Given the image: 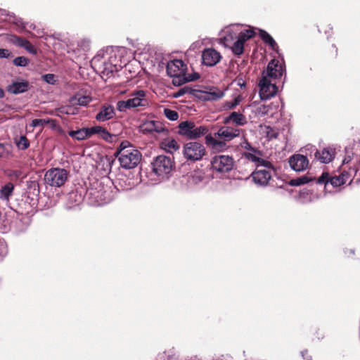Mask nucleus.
Wrapping results in <instances>:
<instances>
[{
	"label": "nucleus",
	"instance_id": "0eeeda50",
	"mask_svg": "<svg viewBox=\"0 0 360 360\" xmlns=\"http://www.w3.org/2000/svg\"><path fill=\"white\" fill-rule=\"evenodd\" d=\"M178 134L188 139L193 140L199 139L208 134L209 129L205 125L197 127L192 121H184L179 124Z\"/></svg>",
	"mask_w": 360,
	"mask_h": 360
},
{
	"label": "nucleus",
	"instance_id": "f704fd0d",
	"mask_svg": "<svg viewBox=\"0 0 360 360\" xmlns=\"http://www.w3.org/2000/svg\"><path fill=\"white\" fill-rule=\"evenodd\" d=\"M243 98L240 95L236 96L231 101H225L221 105V110H229L235 108L242 101Z\"/></svg>",
	"mask_w": 360,
	"mask_h": 360
},
{
	"label": "nucleus",
	"instance_id": "8fccbe9b",
	"mask_svg": "<svg viewBox=\"0 0 360 360\" xmlns=\"http://www.w3.org/2000/svg\"><path fill=\"white\" fill-rule=\"evenodd\" d=\"M103 128V127L101 126H94L92 127H89L90 137L92 136L93 135H97L98 136Z\"/></svg>",
	"mask_w": 360,
	"mask_h": 360
},
{
	"label": "nucleus",
	"instance_id": "a878e982",
	"mask_svg": "<svg viewBox=\"0 0 360 360\" xmlns=\"http://www.w3.org/2000/svg\"><path fill=\"white\" fill-rule=\"evenodd\" d=\"M160 148L165 152L173 154L180 148L179 144L173 138H166L160 142Z\"/></svg>",
	"mask_w": 360,
	"mask_h": 360
},
{
	"label": "nucleus",
	"instance_id": "39448f33",
	"mask_svg": "<svg viewBox=\"0 0 360 360\" xmlns=\"http://www.w3.org/2000/svg\"><path fill=\"white\" fill-rule=\"evenodd\" d=\"M89 202L94 206H101L110 202L114 198L110 186L97 181L87 190Z\"/></svg>",
	"mask_w": 360,
	"mask_h": 360
},
{
	"label": "nucleus",
	"instance_id": "4c0bfd02",
	"mask_svg": "<svg viewBox=\"0 0 360 360\" xmlns=\"http://www.w3.org/2000/svg\"><path fill=\"white\" fill-rule=\"evenodd\" d=\"M6 176L12 181L22 179L26 175L20 169H8L6 172Z\"/></svg>",
	"mask_w": 360,
	"mask_h": 360
},
{
	"label": "nucleus",
	"instance_id": "5701e85b",
	"mask_svg": "<svg viewBox=\"0 0 360 360\" xmlns=\"http://www.w3.org/2000/svg\"><path fill=\"white\" fill-rule=\"evenodd\" d=\"M224 122L226 124L233 123L236 126H244L247 124L248 121L243 114L238 112H232L224 117Z\"/></svg>",
	"mask_w": 360,
	"mask_h": 360
},
{
	"label": "nucleus",
	"instance_id": "3c124183",
	"mask_svg": "<svg viewBox=\"0 0 360 360\" xmlns=\"http://www.w3.org/2000/svg\"><path fill=\"white\" fill-rule=\"evenodd\" d=\"M11 52L8 49H0V58H6L9 57Z\"/></svg>",
	"mask_w": 360,
	"mask_h": 360
},
{
	"label": "nucleus",
	"instance_id": "9b49d317",
	"mask_svg": "<svg viewBox=\"0 0 360 360\" xmlns=\"http://www.w3.org/2000/svg\"><path fill=\"white\" fill-rule=\"evenodd\" d=\"M211 165L212 169L217 172H228L233 168L234 160L230 155H215L212 158Z\"/></svg>",
	"mask_w": 360,
	"mask_h": 360
},
{
	"label": "nucleus",
	"instance_id": "13d9d810",
	"mask_svg": "<svg viewBox=\"0 0 360 360\" xmlns=\"http://www.w3.org/2000/svg\"><path fill=\"white\" fill-rule=\"evenodd\" d=\"M307 351H304V352H302L301 354H302V356L304 358V354H307Z\"/></svg>",
	"mask_w": 360,
	"mask_h": 360
},
{
	"label": "nucleus",
	"instance_id": "9d476101",
	"mask_svg": "<svg viewBox=\"0 0 360 360\" xmlns=\"http://www.w3.org/2000/svg\"><path fill=\"white\" fill-rule=\"evenodd\" d=\"M68 173L62 168H51L46 171L44 181L47 185L53 187L62 186L68 179Z\"/></svg>",
	"mask_w": 360,
	"mask_h": 360
},
{
	"label": "nucleus",
	"instance_id": "cd10ccee",
	"mask_svg": "<svg viewBox=\"0 0 360 360\" xmlns=\"http://www.w3.org/2000/svg\"><path fill=\"white\" fill-rule=\"evenodd\" d=\"M29 89V83L27 81L13 82L8 86L7 91L13 94H18L27 91Z\"/></svg>",
	"mask_w": 360,
	"mask_h": 360
},
{
	"label": "nucleus",
	"instance_id": "a18cd8bd",
	"mask_svg": "<svg viewBox=\"0 0 360 360\" xmlns=\"http://www.w3.org/2000/svg\"><path fill=\"white\" fill-rule=\"evenodd\" d=\"M13 64L19 67H25L28 64V59L24 56H18L13 60Z\"/></svg>",
	"mask_w": 360,
	"mask_h": 360
},
{
	"label": "nucleus",
	"instance_id": "de8ad7c7",
	"mask_svg": "<svg viewBox=\"0 0 360 360\" xmlns=\"http://www.w3.org/2000/svg\"><path fill=\"white\" fill-rule=\"evenodd\" d=\"M118 181L120 186L123 190H131L135 185L134 183L131 182V181H129L128 184L126 183L124 178H120Z\"/></svg>",
	"mask_w": 360,
	"mask_h": 360
},
{
	"label": "nucleus",
	"instance_id": "1a4fd4ad",
	"mask_svg": "<svg viewBox=\"0 0 360 360\" xmlns=\"http://www.w3.org/2000/svg\"><path fill=\"white\" fill-rule=\"evenodd\" d=\"M182 153L186 160L197 162L202 159L205 155L206 150L201 143L190 141L184 145Z\"/></svg>",
	"mask_w": 360,
	"mask_h": 360
},
{
	"label": "nucleus",
	"instance_id": "c9c22d12",
	"mask_svg": "<svg viewBox=\"0 0 360 360\" xmlns=\"http://www.w3.org/2000/svg\"><path fill=\"white\" fill-rule=\"evenodd\" d=\"M57 111L62 114L75 115L78 114L79 109L75 105L70 103V105L61 106L57 109Z\"/></svg>",
	"mask_w": 360,
	"mask_h": 360
},
{
	"label": "nucleus",
	"instance_id": "ea45409f",
	"mask_svg": "<svg viewBox=\"0 0 360 360\" xmlns=\"http://www.w3.org/2000/svg\"><path fill=\"white\" fill-rule=\"evenodd\" d=\"M271 108V105H264V104L258 105L257 106H256V108L255 109V112L257 115L262 117V116L267 115Z\"/></svg>",
	"mask_w": 360,
	"mask_h": 360
},
{
	"label": "nucleus",
	"instance_id": "4be33fe9",
	"mask_svg": "<svg viewBox=\"0 0 360 360\" xmlns=\"http://www.w3.org/2000/svg\"><path fill=\"white\" fill-rule=\"evenodd\" d=\"M259 151L255 150L252 152H246L244 153L245 158L249 161L255 164L256 166H264L266 168L271 167V162L266 161L260 157Z\"/></svg>",
	"mask_w": 360,
	"mask_h": 360
},
{
	"label": "nucleus",
	"instance_id": "6e6552de",
	"mask_svg": "<svg viewBox=\"0 0 360 360\" xmlns=\"http://www.w3.org/2000/svg\"><path fill=\"white\" fill-rule=\"evenodd\" d=\"M173 165L172 160L165 155L158 156L151 163L153 173L158 177L159 181L169 178Z\"/></svg>",
	"mask_w": 360,
	"mask_h": 360
},
{
	"label": "nucleus",
	"instance_id": "5fc2aeb1",
	"mask_svg": "<svg viewBox=\"0 0 360 360\" xmlns=\"http://www.w3.org/2000/svg\"><path fill=\"white\" fill-rule=\"evenodd\" d=\"M307 194L308 195V192H303V191H302L299 195V201L302 203L303 202H306L307 201L304 200V195Z\"/></svg>",
	"mask_w": 360,
	"mask_h": 360
},
{
	"label": "nucleus",
	"instance_id": "4468645a",
	"mask_svg": "<svg viewBox=\"0 0 360 360\" xmlns=\"http://www.w3.org/2000/svg\"><path fill=\"white\" fill-rule=\"evenodd\" d=\"M350 178L351 176L347 172H343L339 176H335L330 179L328 178V174H323L322 176L319 178L317 182L319 184L324 183L326 186L330 184L333 187H338L345 184L347 181L350 180Z\"/></svg>",
	"mask_w": 360,
	"mask_h": 360
},
{
	"label": "nucleus",
	"instance_id": "37998d69",
	"mask_svg": "<svg viewBox=\"0 0 360 360\" xmlns=\"http://www.w3.org/2000/svg\"><path fill=\"white\" fill-rule=\"evenodd\" d=\"M164 115L171 121H176L179 119L178 112L169 108L164 109Z\"/></svg>",
	"mask_w": 360,
	"mask_h": 360
},
{
	"label": "nucleus",
	"instance_id": "423d86ee",
	"mask_svg": "<svg viewBox=\"0 0 360 360\" xmlns=\"http://www.w3.org/2000/svg\"><path fill=\"white\" fill-rule=\"evenodd\" d=\"M149 102L147 92L139 89L133 91L129 98L125 101H119L116 104V108L120 112H125L129 109L139 107L146 108L148 106Z\"/></svg>",
	"mask_w": 360,
	"mask_h": 360
},
{
	"label": "nucleus",
	"instance_id": "a211bd4d",
	"mask_svg": "<svg viewBox=\"0 0 360 360\" xmlns=\"http://www.w3.org/2000/svg\"><path fill=\"white\" fill-rule=\"evenodd\" d=\"M221 54L214 49H206L202 51V63L206 66H214L221 60Z\"/></svg>",
	"mask_w": 360,
	"mask_h": 360
},
{
	"label": "nucleus",
	"instance_id": "f8f14e48",
	"mask_svg": "<svg viewBox=\"0 0 360 360\" xmlns=\"http://www.w3.org/2000/svg\"><path fill=\"white\" fill-rule=\"evenodd\" d=\"M259 96L262 100H267L276 96L278 88L275 84H273L271 79L262 73V78L259 83Z\"/></svg>",
	"mask_w": 360,
	"mask_h": 360
},
{
	"label": "nucleus",
	"instance_id": "20e7f679",
	"mask_svg": "<svg viewBox=\"0 0 360 360\" xmlns=\"http://www.w3.org/2000/svg\"><path fill=\"white\" fill-rule=\"evenodd\" d=\"M167 75L172 77V83L180 86L188 82L195 81L200 77L198 73L186 74V65L181 60H173L167 65Z\"/></svg>",
	"mask_w": 360,
	"mask_h": 360
},
{
	"label": "nucleus",
	"instance_id": "4d7b16f0",
	"mask_svg": "<svg viewBox=\"0 0 360 360\" xmlns=\"http://www.w3.org/2000/svg\"><path fill=\"white\" fill-rule=\"evenodd\" d=\"M82 42L86 46H89V41H83Z\"/></svg>",
	"mask_w": 360,
	"mask_h": 360
},
{
	"label": "nucleus",
	"instance_id": "bf43d9fd",
	"mask_svg": "<svg viewBox=\"0 0 360 360\" xmlns=\"http://www.w3.org/2000/svg\"><path fill=\"white\" fill-rule=\"evenodd\" d=\"M0 13L1 15H3L4 13H6V11L0 9Z\"/></svg>",
	"mask_w": 360,
	"mask_h": 360
},
{
	"label": "nucleus",
	"instance_id": "f3484780",
	"mask_svg": "<svg viewBox=\"0 0 360 360\" xmlns=\"http://www.w3.org/2000/svg\"><path fill=\"white\" fill-rule=\"evenodd\" d=\"M290 167L295 172H302L309 166L307 158L301 154L292 155L288 160Z\"/></svg>",
	"mask_w": 360,
	"mask_h": 360
},
{
	"label": "nucleus",
	"instance_id": "393cba45",
	"mask_svg": "<svg viewBox=\"0 0 360 360\" xmlns=\"http://www.w3.org/2000/svg\"><path fill=\"white\" fill-rule=\"evenodd\" d=\"M316 158L322 163H329L335 157V150L331 148H326L315 153Z\"/></svg>",
	"mask_w": 360,
	"mask_h": 360
},
{
	"label": "nucleus",
	"instance_id": "dca6fc26",
	"mask_svg": "<svg viewBox=\"0 0 360 360\" xmlns=\"http://www.w3.org/2000/svg\"><path fill=\"white\" fill-rule=\"evenodd\" d=\"M205 143L214 153L224 152L229 148L226 142L223 139L215 137L214 134H207L205 136Z\"/></svg>",
	"mask_w": 360,
	"mask_h": 360
},
{
	"label": "nucleus",
	"instance_id": "864d4df0",
	"mask_svg": "<svg viewBox=\"0 0 360 360\" xmlns=\"http://www.w3.org/2000/svg\"><path fill=\"white\" fill-rule=\"evenodd\" d=\"M186 92V89L184 88L179 89L176 93L174 94L175 98H179L181 96H183Z\"/></svg>",
	"mask_w": 360,
	"mask_h": 360
},
{
	"label": "nucleus",
	"instance_id": "a19ab883",
	"mask_svg": "<svg viewBox=\"0 0 360 360\" xmlns=\"http://www.w3.org/2000/svg\"><path fill=\"white\" fill-rule=\"evenodd\" d=\"M108 143H112L115 139V135L110 134L105 128H103L101 132L98 136Z\"/></svg>",
	"mask_w": 360,
	"mask_h": 360
},
{
	"label": "nucleus",
	"instance_id": "e433bc0d",
	"mask_svg": "<svg viewBox=\"0 0 360 360\" xmlns=\"http://www.w3.org/2000/svg\"><path fill=\"white\" fill-rule=\"evenodd\" d=\"M312 180L313 179L311 177H309L307 175H303L302 176L291 179L289 182V184L292 186H299L307 184Z\"/></svg>",
	"mask_w": 360,
	"mask_h": 360
},
{
	"label": "nucleus",
	"instance_id": "f257e3e1",
	"mask_svg": "<svg viewBox=\"0 0 360 360\" xmlns=\"http://www.w3.org/2000/svg\"><path fill=\"white\" fill-rule=\"evenodd\" d=\"M221 39L224 45L231 49L235 55L240 56L244 51L245 42L253 37L255 32L253 30L243 29L239 24L231 25L224 31Z\"/></svg>",
	"mask_w": 360,
	"mask_h": 360
},
{
	"label": "nucleus",
	"instance_id": "603ef678",
	"mask_svg": "<svg viewBox=\"0 0 360 360\" xmlns=\"http://www.w3.org/2000/svg\"><path fill=\"white\" fill-rule=\"evenodd\" d=\"M241 146L243 148L247 150H250L252 151L255 150V149H253L252 147L251 146L250 143L246 141L244 143H243Z\"/></svg>",
	"mask_w": 360,
	"mask_h": 360
},
{
	"label": "nucleus",
	"instance_id": "2f4dec72",
	"mask_svg": "<svg viewBox=\"0 0 360 360\" xmlns=\"http://www.w3.org/2000/svg\"><path fill=\"white\" fill-rule=\"evenodd\" d=\"M259 34L261 39L267 44L272 50L278 51V46L276 42L268 32L262 30H259Z\"/></svg>",
	"mask_w": 360,
	"mask_h": 360
},
{
	"label": "nucleus",
	"instance_id": "49530a36",
	"mask_svg": "<svg viewBox=\"0 0 360 360\" xmlns=\"http://www.w3.org/2000/svg\"><path fill=\"white\" fill-rule=\"evenodd\" d=\"M17 146L20 149L25 150L29 147L30 143L25 136H22L20 137V139L17 142Z\"/></svg>",
	"mask_w": 360,
	"mask_h": 360
},
{
	"label": "nucleus",
	"instance_id": "c85d7f7f",
	"mask_svg": "<svg viewBox=\"0 0 360 360\" xmlns=\"http://www.w3.org/2000/svg\"><path fill=\"white\" fill-rule=\"evenodd\" d=\"M112 164L113 160L111 158H102L98 163L97 168L101 172V175L106 176L111 172Z\"/></svg>",
	"mask_w": 360,
	"mask_h": 360
},
{
	"label": "nucleus",
	"instance_id": "412c9836",
	"mask_svg": "<svg viewBox=\"0 0 360 360\" xmlns=\"http://www.w3.org/2000/svg\"><path fill=\"white\" fill-rule=\"evenodd\" d=\"M115 116L114 107L110 104H105L101 107L99 112L96 115V120L98 122H105L112 119Z\"/></svg>",
	"mask_w": 360,
	"mask_h": 360
},
{
	"label": "nucleus",
	"instance_id": "473e14b6",
	"mask_svg": "<svg viewBox=\"0 0 360 360\" xmlns=\"http://www.w3.org/2000/svg\"><path fill=\"white\" fill-rule=\"evenodd\" d=\"M68 135L78 141H82L90 137L89 127L82 128L76 131H70Z\"/></svg>",
	"mask_w": 360,
	"mask_h": 360
},
{
	"label": "nucleus",
	"instance_id": "052dcab7",
	"mask_svg": "<svg viewBox=\"0 0 360 360\" xmlns=\"http://www.w3.org/2000/svg\"><path fill=\"white\" fill-rule=\"evenodd\" d=\"M238 84H239L240 86H245V82H243V84H242V83L238 82Z\"/></svg>",
	"mask_w": 360,
	"mask_h": 360
},
{
	"label": "nucleus",
	"instance_id": "09e8293b",
	"mask_svg": "<svg viewBox=\"0 0 360 360\" xmlns=\"http://www.w3.org/2000/svg\"><path fill=\"white\" fill-rule=\"evenodd\" d=\"M44 81L48 84H53L56 82V76L53 74H46L42 76Z\"/></svg>",
	"mask_w": 360,
	"mask_h": 360
},
{
	"label": "nucleus",
	"instance_id": "72a5a7b5",
	"mask_svg": "<svg viewBox=\"0 0 360 360\" xmlns=\"http://www.w3.org/2000/svg\"><path fill=\"white\" fill-rule=\"evenodd\" d=\"M14 190V186L12 183H7L0 190V199L8 201L9 197L12 195Z\"/></svg>",
	"mask_w": 360,
	"mask_h": 360
},
{
	"label": "nucleus",
	"instance_id": "6ab92c4d",
	"mask_svg": "<svg viewBox=\"0 0 360 360\" xmlns=\"http://www.w3.org/2000/svg\"><path fill=\"white\" fill-rule=\"evenodd\" d=\"M270 168L257 169L252 173L253 181L258 186H265L271 178Z\"/></svg>",
	"mask_w": 360,
	"mask_h": 360
},
{
	"label": "nucleus",
	"instance_id": "79ce46f5",
	"mask_svg": "<svg viewBox=\"0 0 360 360\" xmlns=\"http://www.w3.org/2000/svg\"><path fill=\"white\" fill-rule=\"evenodd\" d=\"M55 121L51 119H34L31 122V126L32 127H43L45 124H49V123H53Z\"/></svg>",
	"mask_w": 360,
	"mask_h": 360
},
{
	"label": "nucleus",
	"instance_id": "7ed1b4c3",
	"mask_svg": "<svg viewBox=\"0 0 360 360\" xmlns=\"http://www.w3.org/2000/svg\"><path fill=\"white\" fill-rule=\"evenodd\" d=\"M91 66L105 75L117 71L121 65L117 63L116 55L112 53L111 49L106 51L100 50L91 61Z\"/></svg>",
	"mask_w": 360,
	"mask_h": 360
},
{
	"label": "nucleus",
	"instance_id": "c03bdc74",
	"mask_svg": "<svg viewBox=\"0 0 360 360\" xmlns=\"http://www.w3.org/2000/svg\"><path fill=\"white\" fill-rule=\"evenodd\" d=\"M8 246L4 240L0 239V260H2L8 254Z\"/></svg>",
	"mask_w": 360,
	"mask_h": 360
},
{
	"label": "nucleus",
	"instance_id": "58836bf2",
	"mask_svg": "<svg viewBox=\"0 0 360 360\" xmlns=\"http://www.w3.org/2000/svg\"><path fill=\"white\" fill-rule=\"evenodd\" d=\"M224 96L223 91L216 89L206 93L205 99L207 101H217L221 98Z\"/></svg>",
	"mask_w": 360,
	"mask_h": 360
},
{
	"label": "nucleus",
	"instance_id": "bb28decb",
	"mask_svg": "<svg viewBox=\"0 0 360 360\" xmlns=\"http://www.w3.org/2000/svg\"><path fill=\"white\" fill-rule=\"evenodd\" d=\"M206 181L205 174L202 171H195L188 177V184L193 187H202Z\"/></svg>",
	"mask_w": 360,
	"mask_h": 360
},
{
	"label": "nucleus",
	"instance_id": "c756f323",
	"mask_svg": "<svg viewBox=\"0 0 360 360\" xmlns=\"http://www.w3.org/2000/svg\"><path fill=\"white\" fill-rule=\"evenodd\" d=\"M92 101L90 96H84L80 94H77L69 100L70 104L73 105L86 106Z\"/></svg>",
	"mask_w": 360,
	"mask_h": 360
},
{
	"label": "nucleus",
	"instance_id": "6e6d98bb",
	"mask_svg": "<svg viewBox=\"0 0 360 360\" xmlns=\"http://www.w3.org/2000/svg\"><path fill=\"white\" fill-rule=\"evenodd\" d=\"M4 96V92L2 89L0 88V98Z\"/></svg>",
	"mask_w": 360,
	"mask_h": 360
},
{
	"label": "nucleus",
	"instance_id": "2eb2a0df",
	"mask_svg": "<svg viewBox=\"0 0 360 360\" xmlns=\"http://www.w3.org/2000/svg\"><path fill=\"white\" fill-rule=\"evenodd\" d=\"M242 131V129L231 127L222 126L218 131L214 133L215 137L223 139L226 142L231 141L236 137H238Z\"/></svg>",
	"mask_w": 360,
	"mask_h": 360
},
{
	"label": "nucleus",
	"instance_id": "f03ea898",
	"mask_svg": "<svg viewBox=\"0 0 360 360\" xmlns=\"http://www.w3.org/2000/svg\"><path fill=\"white\" fill-rule=\"evenodd\" d=\"M115 155L120 167L125 169L135 168L142 158L141 152L127 141L121 142Z\"/></svg>",
	"mask_w": 360,
	"mask_h": 360
},
{
	"label": "nucleus",
	"instance_id": "b1692460",
	"mask_svg": "<svg viewBox=\"0 0 360 360\" xmlns=\"http://www.w3.org/2000/svg\"><path fill=\"white\" fill-rule=\"evenodd\" d=\"M141 129L144 133H161L165 131V128L162 124L160 122L155 120H150L144 122Z\"/></svg>",
	"mask_w": 360,
	"mask_h": 360
},
{
	"label": "nucleus",
	"instance_id": "ddd939ff",
	"mask_svg": "<svg viewBox=\"0 0 360 360\" xmlns=\"http://www.w3.org/2000/svg\"><path fill=\"white\" fill-rule=\"evenodd\" d=\"M285 70L283 60L280 61L278 59H272L268 64L266 71H264L265 76L269 79H277L283 75Z\"/></svg>",
	"mask_w": 360,
	"mask_h": 360
},
{
	"label": "nucleus",
	"instance_id": "aec40b11",
	"mask_svg": "<svg viewBox=\"0 0 360 360\" xmlns=\"http://www.w3.org/2000/svg\"><path fill=\"white\" fill-rule=\"evenodd\" d=\"M7 40L15 45L24 48L30 53L33 55L37 54L36 49L25 38H22L14 34H9L7 36Z\"/></svg>",
	"mask_w": 360,
	"mask_h": 360
},
{
	"label": "nucleus",
	"instance_id": "7c9ffc66",
	"mask_svg": "<svg viewBox=\"0 0 360 360\" xmlns=\"http://www.w3.org/2000/svg\"><path fill=\"white\" fill-rule=\"evenodd\" d=\"M261 131L265 137L269 140L276 139L278 135V129L276 127L269 125H260Z\"/></svg>",
	"mask_w": 360,
	"mask_h": 360
}]
</instances>
